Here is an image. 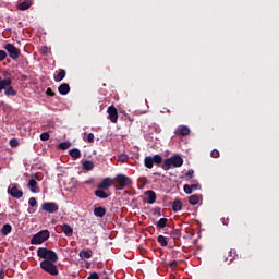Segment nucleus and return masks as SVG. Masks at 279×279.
<instances>
[{"instance_id": "obj_51", "label": "nucleus", "mask_w": 279, "mask_h": 279, "mask_svg": "<svg viewBox=\"0 0 279 279\" xmlns=\"http://www.w3.org/2000/svg\"><path fill=\"white\" fill-rule=\"evenodd\" d=\"M175 241H178V238H174V243H175Z\"/></svg>"}, {"instance_id": "obj_16", "label": "nucleus", "mask_w": 279, "mask_h": 279, "mask_svg": "<svg viewBox=\"0 0 279 279\" xmlns=\"http://www.w3.org/2000/svg\"><path fill=\"white\" fill-rule=\"evenodd\" d=\"M94 194L96 197H99V199H108L110 197V194L106 193L101 189L96 190Z\"/></svg>"}, {"instance_id": "obj_3", "label": "nucleus", "mask_w": 279, "mask_h": 279, "mask_svg": "<svg viewBox=\"0 0 279 279\" xmlns=\"http://www.w3.org/2000/svg\"><path fill=\"white\" fill-rule=\"evenodd\" d=\"M49 230H41L33 235L31 239V245H43L45 241H49Z\"/></svg>"}, {"instance_id": "obj_34", "label": "nucleus", "mask_w": 279, "mask_h": 279, "mask_svg": "<svg viewBox=\"0 0 279 279\" xmlns=\"http://www.w3.org/2000/svg\"><path fill=\"white\" fill-rule=\"evenodd\" d=\"M183 191H184V193H186V195H191V193H193V190H192L191 185H189V184H185L183 186Z\"/></svg>"}, {"instance_id": "obj_33", "label": "nucleus", "mask_w": 279, "mask_h": 279, "mask_svg": "<svg viewBox=\"0 0 279 279\" xmlns=\"http://www.w3.org/2000/svg\"><path fill=\"white\" fill-rule=\"evenodd\" d=\"M50 137H51V136L49 135L48 132H44V133H41L40 136H39L40 141H49Z\"/></svg>"}, {"instance_id": "obj_43", "label": "nucleus", "mask_w": 279, "mask_h": 279, "mask_svg": "<svg viewBox=\"0 0 279 279\" xmlns=\"http://www.w3.org/2000/svg\"><path fill=\"white\" fill-rule=\"evenodd\" d=\"M190 187L192 189V191H197V189H202V185H199V184H192V185H190Z\"/></svg>"}, {"instance_id": "obj_44", "label": "nucleus", "mask_w": 279, "mask_h": 279, "mask_svg": "<svg viewBox=\"0 0 279 279\" xmlns=\"http://www.w3.org/2000/svg\"><path fill=\"white\" fill-rule=\"evenodd\" d=\"M194 173H195V171L189 170L185 175H186V178H193Z\"/></svg>"}, {"instance_id": "obj_24", "label": "nucleus", "mask_w": 279, "mask_h": 279, "mask_svg": "<svg viewBox=\"0 0 279 279\" xmlns=\"http://www.w3.org/2000/svg\"><path fill=\"white\" fill-rule=\"evenodd\" d=\"M66 77V70H60L57 75H54V82H62Z\"/></svg>"}, {"instance_id": "obj_8", "label": "nucleus", "mask_w": 279, "mask_h": 279, "mask_svg": "<svg viewBox=\"0 0 279 279\" xmlns=\"http://www.w3.org/2000/svg\"><path fill=\"white\" fill-rule=\"evenodd\" d=\"M41 210H44V213H58V210H60V206L57 205V203L53 202H46L41 204Z\"/></svg>"}, {"instance_id": "obj_36", "label": "nucleus", "mask_w": 279, "mask_h": 279, "mask_svg": "<svg viewBox=\"0 0 279 279\" xmlns=\"http://www.w3.org/2000/svg\"><path fill=\"white\" fill-rule=\"evenodd\" d=\"M8 58V52L5 50H0V62H3Z\"/></svg>"}, {"instance_id": "obj_35", "label": "nucleus", "mask_w": 279, "mask_h": 279, "mask_svg": "<svg viewBox=\"0 0 279 279\" xmlns=\"http://www.w3.org/2000/svg\"><path fill=\"white\" fill-rule=\"evenodd\" d=\"M130 157H128V155H120V156H118V160H119V162H128V159H129Z\"/></svg>"}, {"instance_id": "obj_31", "label": "nucleus", "mask_w": 279, "mask_h": 279, "mask_svg": "<svg viewBox=\"0 0 279 279\" xmlns=\"http://www.w3.org/2000/svg\"><path fill=\"white\" fill-rule=\"evenodd\" d=\"M80 258H93V254H90V251H81L78 254Z\"/></svg>"}, {"instance_id": "obj_1", "label": "nucleus", "mask_w": 279, "mask_h": 279, "mask_svg": "<svg viewBox=\"0 0 279 279\" xmlns=\"http://www.w3.org/2000/svg\"><path fill=\"white\" fill-rule=\"evenodd\" d=\"M37 256L44 259L40 262V269H43V271H46V274L50 276H58L60 274L58 266H56V262L58 260V253H56V251L39 247L37 250Z\"/></svg>"}, {"instance_id": "obj_17", "label": "nucleus", "mask_w": 279, "mask_h": 279, "mask_svg": "<svg viewBox=\"0 0 279 279\" xmlns=\"http://www.w3.org/2000/svg\"><path fill=\"white\" fill-rule=\"evenodd\" d=\"M94 215L95 217H100V219L106 217V207H95Z\"/></svg>"}, {"instance_id": "obj_29", "label": "nucleus", "mask_w": 279, "mask_h": 279, "mask_svg": "<svg viewBox=\"0 0 279 279\" xmlns=\"http://www.w3.org/2000/svg\"><path fill=\"white\" fill-rule=\"evenodd\" d=\"M189 202L192 206H197L199 204V195L194 194L189 197Z\"/></svg>"}, {"instance_id": "obj_4", "label": "nucleus", "mask_w": 279, "mask_h": 279, "mask_svg": "<svg viewBox=\"0 0 279 279\" xmlns=\"http://www.w3.org/2000/svg\"><path fill=\"white\" fill-rule=\"evenodd\" d=\"M119 187L116 186V191H123L128 186H132V179L125 174H117L114 178Z\"/></svg>"}, {"instance_id": "obj_5", "label": "nucleus", "mask_w": 279, "mask_h": 279, "mask_svg": "<svg viewBox=\"0 0 279 279\" xmlns=\"http://www.w3.org/2000/svg\"><path fill=\"white\" fill-rule=\"evenodd\" d=\"M154 165H162V156L155 155L144 158V167H146V169H154Z\"/></svg>"}, {"instance_id": "obj_11", "label": "nucleus", "mask_w": 279, "mask_h": 279, "mask_svg": "<svg viewBox=\"0 0 279 279\" xmlns=\"http://www.w3.org/2000/svg\"><path fill=\"white\" fill-rule=\"evenodd\" d=\"M191 134V129L186 125H179L174 131V136H189Z\"/></svg>"}, {"instance_id": "obj_48", "label": "nucleus", "mask_w": 279, "mask_h": 279, "mask_svg": "<svg viewBox=\"0 0 279 279\" xmlns=\"http://www.w3.org/2000/svg\"><path fill=\"white\" fill-rule=\"evenodd\" d=\"M35 180H38V174H34Z\"/></svg>"}, {"instance_id": "obj_41", "label": "nucleus", "mask_w": 279, "mask_h": 279, "mask_svg": "<svg viewBox=\"0 0 279 279\" xmlns=\"http://www.w3.org/2000/svg\"><path fill=\"white\" fill-rule=\"evenodd\" d=\"M40 53H41L43 56H47V53H49V48H47V46H44V47L41 48V50H40Z\"/></svg>"}, {"instance_id": "obj_20", "label": "nucleus", "mask_w": 279, "mask_h": 279, "mask_svg": "<svg viewBox=\"0 0 279 279\" xmlns=\"http://www.w3.org/2000/svg\"><path fill=\"white\" fill-rule=\"evenodd\" d=\"M71 158H73L74 160H77L80 158H82V151H80V149L77 148H73L69 151Z\"/></svg>"}, {"instance_id": "obj_18", "label": "nucleus", "mask_w": 279, "mask_h": 279, "mask_svg": "<svg viewBox=\"0 0 279 279\" xmlns=\"http://www.w3.org/2000/svg\"><path fill=\"white\" fill-rule=\"evenodd\" d=\"M61 230L65 236H73V227H70L69 223H63Z\"/></svg>"}, {"instance_id": "obj_37", "label": "nucleus", "mask_w": 279, "mask_h": 279, "mask_svg": "<svg viewBox=\"0 0 279 279\" xmlns=\"http://www.w3.org/2000/svg\"><path fill=\"white\" fill-rule=\"evenodd\" d=\"M28 204L29 206H32V208H34L35 206H38V202L34 197H31L28 199Z\"/></svg>"}, {"instance_id": "obj_2", "label": "nucleus", "mask_w": 279, "mask_h": 279, "mask_svg": "<svg viewBox=\"0 0 279 279\" xmlns=\"http://www.w3.org/2000/svg\"><path fill=\"white\" fill-rule=\"evenodd\" d=\"M184 165V159L180 156V155H174L170 158H167L161 168L163 169V171H169V169H171V167L178 168V167H182Z\"/></svg>"}, {"instance_id": "obj_28", "label": "nucleus", "mask_w": 279, "mask_h": 279, "mask_svg": "<svg viewBox=\"0 0 279 279\" xmlns=\"http://www.w3.org/2000/svg\"><path fill=\"white\" fill-rule=\"evenodd\" d=\"M71 142H61L58 144L57 148L61 149L62 151H66V149H70Z\"/></svg>"}, {"instance_id": "obj_9", "label": "nucleus", "mask_w": 279, "mask_h": 279, "mask_svg": "<svg viewBox=\"0 0 279 279\" xmlns=\"http://www.w3.org/2000/svg\"><path fill=\"white\" fill-rule=\"evenodd\" d=\"M107 112L109 114L108 118L111 123H117L119 121V111L117 110V107H114V105L109 106Z\"/></svg>"}, {"instance_id": "obj_7", "label": "nucleus", "mask_w": 279, "mask_h": 279, "mask_svg": "<svg viewBox=\"0 0 279 279\" xmlns=\"http://www.w3.org/2000/svg\"><path fill=\"white\" fill-rule=\"evenodd\" d=\"M7 193L11 195V197H14V199H21V197H23V191L20 190L19 183H11L8 186Z\"/></svg>"}, {"instance_id": "obj_15", "label": "nucleus", "mask_w": 279, "mask_h": 279, "mask_svg": "<svg viewBox=\"0 0 279 279\" xmlns=\"http://www.w3.org/2000/svg\"><path fill=\"white\" fill-rule=\"evenodd\" d=\"M10 86H12V78L2 80L0 77V93H2V90H5Z\"/></svg>"}, {"instance_id": "obj_47", "label": "nucleus", "mask_w": 279, "mask_h": 279, "mask_svg": "<svg viewBox=\"0 0 279 279\" xmlns=\"http://www.w3.org/2000/svg\"><path fill=\"white\" fill-rule=\"evenodd\" d=\"M29 215H32L33 213H36V209H28Z\"/></svg>"}, {"instance_id": "obj_40", "label": "nucleus", "mask_w": 279, "mask_h": 279, "mask_svg": "<svg viewBox=\"0 0 279 279\" xmlns=\"http://www.w3.org/2000/svg\"><path fill=\"white\" fill-rule=\"evenodd\" d=\"M210 156L211 158H219V150L217 149L211 150Z\"/></svg>"}, {"instance_id": "obj_50", "label": "nucleus", "mask_w": 279, "mask_h": 279, "mask_svg": "<svg viewBox=\"0 0 279 279\" xmlns=\"http://www.w3.org/2000/svg\"><path fill=\"white\" fill-rule=\"evenodd\" d=\"M161 215H162V214L159 211V213H158V216L161 217Z\"/></svg>"}, {"instance_id": "obj_10", "label": "nucleus", "mask_w": 279, "mask_h": 279, "mask_svg": "<svg viewBox=\"0 0 279 279\" xmlns=\"http://www.w3.org/2000/svg\"><path fill=\"white\" fill-rule=\"evenodd\" d=\"M110 186H114V180L111 178H105L98 185L97 189L108 191Z\"/></svg>"}, {"instance_id": "obj_39", "label": "nucleus", "mask_w": 279, "mask_h": 279, "mask_svg": "<svg viewBox=\"0 0 279 279\" xmlns=\"http://www.w3.org/2000/svg\"><path fill=\"white\" fill-rule=\"evenodd\" d=\"M87 143H95V134L88 133V135H87Z\"/></svg>"}, {"instance_id": "obj_49", "label": "nucleus", "mask_w": 279, "mask_h": 279, "mask_svg": "<svg viewBox=\"0 0 279 279\" xmlns=\"http://www.w3.org/2000/svg\"><path fill=\"white\" fill-rule=\"evenodd\" d=\"M102 274H104L105 276H107V275H108V272H106V270H104V271H102Z\"/></svg>"}, {"instance_id": "obj_14", "label": "nucleus", "mask_w": 279, "mask_h": 279, "mask_svg": "<svg viewBox=\"0 0 279 279\" xmlns=\"http://www.w3.org/2000/svg\"><path fill=\"white\" fill-rule=\"evenodd\" d=\"M58 92L60 93V95H69V93H71V86L69 85V83H62L58 87Z\"/></svg>"}, {"instance_id": "obj_19", "label": "nucleus", "mask_w": 279, "mask_h": 279, "mask_svg": "<svg viewBox=\"0 0 279 279\" xmlns=\"http://www.w3.org/2000/svg\"><path fill=\"white\" fill-rule=\"evenodd\" d=\"M169 222V219L167 218H160L157 222H156V228L157 230H162L165 228H167V223Z\"/></svg>"}, {"instance_id": "obj_23", "label": "nucleus", "mask_w": 279, "mask_h": 279, "mask_svg": "<svg viewBox=\"0 0 279 279\" xmlns=\"http://www.w3.org/2000/svg\"><path fill=\"white\" fill-rule=\"evenodd\" d=\"M83 169L85 171H93V169H95V163L93 161H90V160H85L83 162Z\"/></svg>"}, {"instance_id": "obj_13", "label": "nucleus", "mask_w": 279, "mask_h": 279, "mask_svg": "<svg viewBox=\"0 0 279 279\" xmlns=\"http://www.w3.org/2000/svg\"><path fill=\"white\" fill-rule=\"evenodd\" d=\"M31 193H40V187H38V182L35 179H31L27 184Z\"/></svg>"}, {"instance_id": "obj_6", "label": "nucleus", "mask_w": 279, "mask_h": 279, "mask_svg": "<svg viewBox=\"0 0 279 279\" xmlns=\"http://www.w3.org/2000/svg\"><path fill=\"white\" fill-rule=\"evenodd\" d=\"M4 49L9 53V58H11V60L16 61L21 57V49L16 48V46L11 43L7 44Z\"/></svg>"}, {"instance_id": "obj_52", "label": "nucleus", "mask_w": 279, "mask_h": 279, "mask_svg": "<svg viewBox=\"0 0 279 279\" xmlns=\"http://www.w3.org/2000/svg\"><path fill=\"white\" fill-rule=\"evenodd\" d=\"M0 171H1V167H0Z\"/></svg>"}, {"instance_id": "obj_30", "label": "nucleus", "mask_w": 279, "mask_h": 279, "mask_svg": "<svg viewBox=\"0 0 279 279\" xmlns=\"http://www.w3.org/2000/svg\"><path fill=\"white\" fill-rule=\"evenodd\" d=\"M157 241L161 245V247H167V245H169V242L167 241V238H165V235H159L157 238Z\"/></svg>"}, {"instance_id": "obj_26", "label": "nucleus", "mask_w": 279, "mask_h": 279, "mask_svg": "<svg viewBox=\"0 0 279 279\" xmlns=\"http://www.w3.org/2000/svg\"><path fill=\"white\" fill-rule=\"evenodd\" d=\"M10 232H12V225H10V223L3 225L2 229H1V234H3V236H8V234H10Z\"/></svg>"}, {"instance_id": "obj_38", "label": "nucleus", "mask_w": 279, "mask_h": 279, "mask_svg": "<svg viewBox=\"0 0 279 279\" xmlns=\"http://www.w3.org/2000/svg\"><path fill=\"white\" fill-rule=\"evenodd\" d=\"M46 95H48V97H56V92H53L51 87H48L46 90Z\"/></svg>"}, {"instance_id": "obj_25", "label": "nucleus", "mask_w": 279, "mask_h": 279, "mask_svg": "<svg viewBox=\"0 0 279 279\" xmlns=\"http://www.w3.org/2000/svg\"><path fill=\"white\" fill-rule=\"evenodd\" d=\"M7 97H16V90L11 85L4 89Z\"/></svg>"}, {"instance_id": "obj_27", "label": "nucleus", "mask_w": 279, "mask_h": 279, "mask_svg": "<svg viewBox=\"0 0 279 279\" xmlns=\"http://www.w3.org/2000/svg\"><path fill=\"white\" fill-rule=\"evenodd\" d=\"M29 8H32V1L29 0H25L19 4V10H29Z\"/></svg>"}, {"instance_id": "obj_45", "label": "nucleus", "mask_w": 279, "mask_h": 279, "mask_svg": "<svg viewBox=\"0 0 279 279\" xmlns=\"http://www.w3.org/2000/svg\"><path fill=\"white\" fill-rule=\"evenodd\" d=\"M221 221H222L223 226H228V223H230L229 218H222Z\"/></svg>"}, {"instance_id": "obj_12", "label": "nucleus", "mask_w": 279, "mask_h": 279, "mask_svg": "<svg viewBox=\"0 0 279 279\" xmlns=\"http://www.w3.org/2000/svg\"><path fill=\"white\" fill-rule=\"evenodd\" d=\"M144 195L147 196V198L145 199V202L147 204H156L157 196H156V192H154V190L146 191L144 193Z\"/></svg>"}, {"instance_id": "obj_32", "label": "nucleus", "mask_w": 279, "mask_h": 279, "mask_svg": "<svg viewBox=\"0 0 279 279\" xmlns=\"http://www.w3.org/2000/svg\"><path fill=\"white\" fill-rule=\"evenodd\" d=\"M9 145H10V147H13V148L19 147V140H16L14 137L11 138L10 142H9Z\"/></svg>"}, {"instance_id": "obj_21", "label": "nucleus", "mask_w": 279, "mask_h": 279, "mask_svg": "<svg viewBox=\"0 0 279 279\" xmlns=\"http://www.w3.org/2000/svg\"><path fill=\"white\" fill-rule=\"evenodd\" d=\"M172 210H173V213H180V210H182V201L175 199L172 203Z\"/></svg>"}, {"instance_id": "obj_46", "label": "nucleus", "mask_w": 279, "mask_h": 279, "mask_svg": "<svg viewBox=\"0 0 279 279\" xmlns=\"http://www.w3.org/2000/svg\"><path fill=\"white\" fill-rule=\"evenodd\" d=\"M5 278V274L3 271L0 272V279Z\"/></svg>"}, {"instance_id": "obj_22", "label": "nucleus", "mask_w": 279, "mask_h": 279, "mask_svg": "<svg viewBox=\"0 0 279 279\" xmlns=\"http://www.w3.org/2000/svg\"><path fill=\"white\" fill-rule=\"evenodd\" d=\"M234 258H236V251L230 250V251L228 252V256L225 257V262H226V263H232V260H234Z\"/></svg>"}, {"instance_id": "obj_42", "label": "nucleus", "mask_w": 279, "mask_h": 279, "mask_svg": "<svg viewBox=\"0 0 279 279\" xmlns=\"http://www.w3.org/2000/svg\"><path fill=\"white\" fill-rule=\"evenodd\" d=\"M170 269H177L178 268V262L173 260L169 264Z\"/></svg>"}]
</instances>
